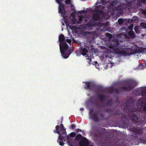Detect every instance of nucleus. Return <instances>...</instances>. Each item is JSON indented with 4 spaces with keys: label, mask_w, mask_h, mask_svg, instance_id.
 Masks as SVG:
<instances>
[{
    "label": "nucleus",
    "mask_w": 146,
    "mask_h": 146,
    "mask_svg": "<svg viewBox=\"0 0 146 146\" xmlns=\"http://www.w3.org/2000/svg\"><path fill=\"white\" fill-rule=\"evenodd\" d=\"M137 103L142 107L144 111H139V110L134 108L132 103L129 102V100H127L123 104L124 111L128 113V116L126 114H122L121 116V120L124 123H127L126 127H128L129 131L135 133V137L133 139L134 141L139 140L137 135H142L143 131V129H137L129 124H135L137 125L141 126L146 123V100L143 98H140Z\"/></svg>",
    "instance_id": "nucleus-1"
},
{
    "label": "nucleus",
    "mask_w": 146,
    "mask_h": 146,
    "mask_svg": "<svg viewBox=\"0 0 146 146\" xmlns=\"http://www.w3.org/2000/svg\"><path fill=\"white\" fill-rule=\"evenodd\" d=\"M119 44L118 40H115L110 44L109 48L112 49L115 53L121 55L127 56L132 54V48L128 47L125 44L121 45L118 47Z\"/></svg>",
    "instance_id": "nucleus-2"
},
{
    "label": "nucleus",
    "mask_w": 146,
    "mask_h": 146,
    "mask_svg": "<svg viewBox=\"0 0 146 146\" xmlns=\"http://www.w3.org/2000/svg\"><path fill=\"white\" fill-rule=\"evenodd\" d=\"M58 40L60 42V49L62 56L65 58H67L70 54L68 49V46L66 42L64 35L61 34L59 36Z\"/></svg>",
    "instance_id": "nucleus-3"
},
{
    "label": "nucleus",
    "mask_w": 146,
    "mask_h": 146,
    "mask_svg": "<svg viewBox=\"0 0 146 146\" xmlns=\"http://www.w3.org/2000/svg\"><path fill=\"white\" fill-rule=\"evenodd\" d=\"M94 131V135L101 139H104L107 140L111 139V136L109 134L106 135L105 132V129L102 128L100 129L96 126H93L92 127Z\"/></svg>",
    "instance_id": "nucleus-4"
},
{
    "label": "nucleus",
    "mask_w": 146,
    "mask_h": 146,
    "mask_svg": "<svg viewBox=\"0 0 146 146\" xmlns=\"http://www.w3.org/2000/svg\"><path fill=\"white\" fill-rule=\"evenodd\" d=\"M92 11H96L97 12L92 15L93 19L95 21H102V20L108 19L110 17L108 15V12L104 13L102 10H91Z\"/></svg>",
    "instance_id": "nucleus-5"
},
{
    "label": "nucleus",
    "mask_w": 146,
    "mask_h": 146,
    "mask_svg": "<svg viewBox=\"0 0 146 146\" xmlns=\"http://www.w3.org/2000/svg\"><path fill=\"white\" fill-rule=\"evenodd\" d=\"M124 86L120 88L121 90H124L126 91L131 90L138 84V83L135 80L132 79H129L122 82Z\"/></svg>",
    "instance_id": "nucleus-6"
},
{
    "label": "nucleus",
    "mask_w": 146,
    "mask_h": 146,
    "mask_svg": "<svg viewBox=\"0 0 146 146\" xmlns=\"http://www.w3.org/2000/svg\"><path fill=\"white\" fill-rule=\"evenodd\" d=\"M56 130L54 131V133H57L59 135V138L60 140L68 139V135H67L66 129H64L63 125L62 124L60 125V126L57 125L55 127Z\"/></svg>",
    "instance_id": "nucleus-7"
},
{
    "label": "nucleus",
    "mask_w": 146,
    "mask_h": 146,
    "mask_svg": "<svg viewBox=\"0 0 146 146\" xmlns=\"http://www.w3.org/2000/svg\"><path fill=\"white\" fill-rule=\"evenodd\" d=\"M94 110L92 109H89V114L90 115V118L95 122H98L100 120H103L105 119V114L104 113H101L100 114V117L98 115L97 112L93 113Z\"/></svg>",
    "instance_id": "nucleus-8"
},
{
    "label": "nucleus",
    "mask_w": 146,
    "mask_h": 146,
    "mask_svg": "<svg viewBox=\"0 0 146 146\" xmlns=\"http://www.w3.org/2000/svg\"><path fill=\"white\" fill-rule=\"evenodd\" d=\"M85 85L84 88L85 89L91 91L96 88L95 84L92 82H85Z\"/></svg>",
    "instance_id": "nucleus-9"
},
{
    "label": "nucleus",
    "mask_w": 146,
    "mask_h": 146,
    "mask_svg": "<svg viewBox=\"0 0 146 146\" xmlns=\"http://www.w3.org/2000/svg\"><path fill=\"white\" fill-rule=\"evenodd\" d=\"M118 3L117 0H111L109 2H108L106 7L108 9H113L112 8L114 7Z\"/></svg>",
    "instance_id": "nucleus-10"
},
{
    "label": "nucleus",
    "mask_w": 146,
    "mask_h": 146,
    "mask_svg": "<svg viewBox=\"0 0 146 146\" xmlns=\"http://www.w3.org/2000/svg\"><path fill=\"white\" fill-rule=\"evenodd\" d=\"M88 52V50L86 48H84L83 47H81L79 48V51L76 52V53L77 56H79L81 54L85 56Z\"/></svg>",
    "instance_id": "nucleus-11"
},
{
    "label": "nucleus",
    "mask_w": 146,
    "mask_h": 146,
    "mask_svg": "<svg viewBox=\"0 0 146 146\" xmlns=\"http://www.w3.org/2000/svg\"><path fill=\"white\" fill-rule=\"evenodd\" d=\"M79 144L80 146H89L88 140L85 137H83L80 140Z\"/></svg>",
    "instance_id": "nucleus-12"
},
{
    "label": "nucleus",
    "mask_w": 146,
    "mask_h": 146,
    "mask_svg": "<svg viewBox=\"0 0 146 146\" xmlns=\"http://www.w3.org/2000/svg\"><path fill=\"white\" fill-rule=\"evenodd\" d=\"M124 36L126 38H133L135 36V34L133 31H130L129 32L125 33Z\"/></svg>",
    "instance_id": "nucleus-13"
},
{
    "label": "nucleus",
    "mask_w": 146,
    "mask_h": 146,
    "mask_svg": "<svg viewBox=\"0 0 146 146\" xmlns=\"http://www.w3.org/2000/svg\"><path fill=\"white\" fill-rule=\"evenodd\" d=\"M65 3L66 5H68V6L71 8V9H75V7L71 3L70 0H65Z\"/></svg>",
    "instance_id": "nucleus-14"
},
{
    "label": "nucleus",
    "mask_w": 146,
    "mask_h": 146,
    "mask_svg": "<svg viewBox=\"0 0 146 146\" xmlns=\"http://www.w3.org/2000/svg\"><path fill=\"white\" fill-rule=\"evenodd\" d=\"M56 1L59 4L58 9H64V5L62 3L61 0H56Z\"/></svg>",
    "instance_id": "nucleus-15"
},
{
    "label": "nucleus",
    "mask_w": 146,
    "mask_h": 146,
    "mask_svg": "<svg viewBox=\"0 0 146 146\" xmlns=\"http://www.w3.org/2000/svg\"><path fill=\"white\" fill-rule=\"evenodd\" d=\"M109 92L110 93H112L114 92H115L116 93H118L119 92V90L118 88H111L110 89Z\"/></svg>",
    "instance_id": "nucleus-16"
},
{
    "label": "nucleus",
    "mask_w": 146,
    "mask_h": 146,
    "mask_svg": "<svg viewBox=\"0 0 146 146\" xmlns=\"http://www.w3.org/2000/svg\"><path fill=\"white\" fill-rule=\"evenodd\" d=\"M59 13L61 14L62 16L63 17H64L66 16L67 13L66 12V11L65 10H58Z\"/></svg>",
    "instance_id": "nucleus-17"
},
{
    "label": "nucleus",
    "mask_w": 146,
    "mask_h": 146,
    "mask_svg": "<svg viewBox=\"0 0 146 146\" xmlns=\"http://www.w3.org/2000/svg\"><path fill=\"white\" fill-rule=\"evenodd\" d=\"M79 20L81 21H82L84 20L85 21H87V19L86 17V16L85 15H81L79 16Z\"/></svg>",
    "instance_id": "nucleus-18"
},
{
    "label": "nucleus",
    "mask_w": 146,
    "mask_h": 146,
    "mask_svg": "<svg viewBox=\"0 0 146 146\" xmlns=\"http://www.w3.org/2000/svg\"><path fill=\"white\" fill-rule=\"evenodd\" d=\"M98 98L101 100H103L106 99V97L103 94H98Z\"/></svg>",
    "instance_id": "nucleus-19"
},
{
    "label": "nucleus",
    "mask_w": 146,
    "mask_h": 146,
    "mask_svg": "<svg viewBox=\"0 0 146 146\" xmlns=\"http://www.w3.org/2000/svg\"><path fill=\"white\" fill-rule=\"evenodd\" d=\"M112 104V101L111 99L107 100L105 104V105L108 107H110Z\"/></svg>",
    "instance_id": "nucleus-20"
},
{
    "label": "nucleus",
    "mask_w": 146,
    "mask_h": 146,
    "mask_svg": "<svg viewBox=\"0 0 146 146\" xmlns=\"http://www.w3.org/2000/svg\"><path fill=\"white\" fill-rule=\"evenodd\" d=\"M96 88L99 92H104V88L101 86H98Z\"/></svg>",
    "instance_id": "nucleus-21"
},
{
    "label": "nucleus",
    "mask_w": 146,
    "mask_h": 146,
    "mask_svg": "<svg viewBox=\"0 0 146 146\" xmlns=\"http://www.w3.org/2000/svg\"><path fill=\"white\" fill-rule=\"evenodd\" d=\"M69 136H68V139H64L63 140H60V139H59L60 140V141H58L59 140H58V142L59 143V144L61 146H63L64 145V143L63 142V141H66V140H67L68 141V140H69ZM58 139H60L59 138H58Z\"/></svg>",
    "instance_id": "nucleus-22"
},
{
    "label": "nucleus",
    "mask_w": 146,
    "mask_h": 146,
    "mask_svg": "<svg viewBox=\"0 0 146 146\" xmlns=\"http://www.w3.org/2000/svg\"><path fill=\"white\" fill-rule=\"evenodd\" d=\"M143 3V0H138L137 2L136 5L137 7L141 6Z\"/></svg>",
    "instance_id": "nucleus-23"
},
{
    "label": "nucleus",
    "mask_w": 146,
    "mask_h": 146,
    "mask_svg": "<svg viewBox=\"0 0 146 146\" xmlns=\"http://www.w3.org/2000/svg\"><path fill=\"white\" fill-rule=\"evenodd\" d=\"M141 94L142 96H145L146 98V88H144L141 90Z\"/></svg>",
    "instance_id": "nucleus-24"
},
{
    "label": "nucleus",
    "mask_w": 146,
    "mask_h": 146,
    "mask_svg": "<svg viewBox=\"0 0 146 146\" xmlns=\"http://www.w3.org/2000/svg\"><path fill=\"white\" fill-rule=\"evenodd\" d=\"M104 7L102 5H96L94 9H104Z\"/></svg>",
    "instance_id": "nucleus-25"
},
{
    "label": "nucleus",
    "mask_w": 146,
    "mask_h": 146,
    "mask_svg": "<svg viewBox=\"0 0 146 146\" xmlns=\"http://www.w3.org/2000/svg\"><path fill=\"white\" fill-rule=\"evenodd\" d=\"M83 137H84L81 135L78 134L76 136L75 139L76 140L79 141L80 139H81Z\"/></svg>",
    "instance_id": "nucleus-26"
},
{
    "label": "nucleus",
    "mask_w": 146,
    "mask_h": 146,
    "mask_svg": "<svg viewBox=\"0 0 146 146\" xmlns=\"http://www.w3.org/2000/svg\"><path fill=\"white\" fill-rule=\"evenodd\" d=\"M103 111L105 112L110 113L111 112V110L110 108H107L106 109L104 110Z\"/></svg>",
    "instance_id": "nucleus-27"
},
{
    "label": "nucleus",
    "mask_w": 146,
    "mask_h": 146,
    "mask_svg": "<svg viewBox=\"0 0 146 146\" xmlns=\"http://www.w3.org/2000/svg\"><path fill=\"white\" fill-rule=\"evenodd\" d=\"M106 36L108 37L109 38H112L113 36L111 34L109 33H106Z\"/></svg>",
    "instance_id": "nucleus-28"
},
{
    "label": "nucleus",
    "mask_w": 146,
    "mask_h": 146,
    "mask_svg": "<svg viewBox=\"0 0 146 146\" xmlns=\"http://www.w3.org/2000/svg\"><path fill=\"white\" fill-rule=\"evenodd\" d=\"M101 2L102 4L104 5L106 7V6L108 4V2L106 1V0H101Z\"/></svg>",
    "instance_id": "nucleus-29"
},
{
    "label": "nucleus",
    "mask_w": 146,
    "mask_h": 146,
    "mask_svg": "<svg viewBox=\"0 0 146 146\" xmlns=\"http://www.w3.org/2000/svg\"><path fill=\"white\" fill-rule=\"evenodd\" d=\"M141 26L143 28L146 29V24L144 23H142L140 24Z\"/></svg>",
    "instance_id": "nucleus-30"
},
{
    "label": "nucleus",
    "mask_w": 146,
    "mask_h": 146,
    "mask_svg": "<svg viewBox=\"0 0 146 146\" xmlns=\"http://www.w3.org/2000/svg\"><path fill=\"white\" fill-rule=\"evenodd\" d=\"M118 22L119 24L121 25L123 23V20L122 19H119L118 20Z\"/></svg>",
    "instance_id": "nucleus-31"
},
{
    "label": "nucleus",
    "mask_w": 146,
    "mask_h": 146,
    "mask_svg": "<svg viewBox=\"0 0 146 146\" xmlns=\"http://www.w3.org/2000/svg\"><path fill=\"white\" fill-rule=\"evenodd\" d=\"M70 136L71 137H74L76 135V133L74 132H72L69 134Z\"/></svg>",
    "instance_id": "nucleus-32"
},
{
    "label": "nucleus",
    "mask_w": 146,
    "mask_h": 146,
    "mask_svg": "<svg viewBox=\"0 0 146 146\" xmlns=\"http://www.w3.org/2000/svg\"><path fill=\"white\" fill-rule=\"evenodd\" d=\"M141 11L142 12V13L143 14L144 16L146 18V10H139Z\"/></svg>",
    "instance_id": "nucleus-33"
},
{
    "label": "nucleus",
    "mask_w": 146,
    "mask_h": 146,
    "mask_svg": "<svg viewBox=\"0 0 146 146\" xmlns=\"http://www.w3.org/2000/svg\"><path fill=\"white\" fill-rule=\"evenodd\" d=\"M106 58H111V56L109 55V54L108 52H106L105 55Z\"/></svg>",
    "instance_id": "nucleus-34"
},
{
    "label": "nucleus",
    "mask_w": 146,
    "mask_h": 146,
    "mask_svg": "<svg viewBox=\"0 0 146 146\" xmlns=\"http://www.w3.org/2000/svg\"><path fill=\"white\" fill-rule=\"evenodd\" d=\"M101 3H102L101 0H97L96 3L95 5L96 6L98 5V4H100Z\"/></svg>",
    "instance_id": "nucleus-35"
},
{
    "label": "nucleus",
    "mask_w": 146,
    "mask_h": 146,
    "mask_svg": "<svg viewBox=\"0 0 146 146\" xmlns=\"http://www.w3.org/2000/svg\"><path fill=\"white\" fill-rule=\"evenodd\" d=\"M66 42H68V43L70 44L71 42V40L70 39H67L66 40Z\"/></svg>",
    "instance_id": "nucleus-36"
},
{
    "label": "nucleus",
    "mask_w": 146,
    "mask_h": 146,
    "mask_svg": "<svg viewBox=\"0 0 146 146\" xmlns=\"http://www.w3.org/2000/svg\"><path fill=\"white\" fill-rule=\"evenodd\" d=\"M121 112H120V111L119 112H115L114 113V115H120L121 113Z\"/></svg>",
    "instance_id": "nucleus-37"
},
{
    "label": "nucleus",
    "mask_w": 146,
    "mask_h": 146,
    "mask_svg": "<svg viewBox=\"0 0 146 146\" xmlns=\"http://www.w3.org/2000/svg\"><path fill=\"white\" fill-rule=\"evenodd\" d=\"M96 106L98 108H102V107L101 106H100L99 104H97L96 105Z\"/></svg>",
    "instance_id": "nucleus-38"
},
{
    "label": "nucleus",
    "mask_w": 146,
    "mask_h": 146,
    "mask_svg": "<svg viewBox=\"0 0 146 146\" xmlns=\"http://www.w3.org/2000/svg\"><path fill=\"white\" fill-rule=\"evenodd\" d=\"M75 125H72L70 127L72 129H74V128H75Z\"/></svg>",
    "instance_id": "nucleus-39"
},
{
    "label": "nucleus",
    "mask_w": 146,
    "mask_h": 146,
    "mask_svg": "<svg viewBox=\"0 0 146 146\" xmlns=\"http://www.w3.org/2000/svg\"><path fill=\"white\" fill-rule=\"evenodd\" d=\"M117 7H118V8L117 9L116 8L115 9H122L121 8V7L120 6H117Z\"/></svg>",
    "instance_id": "nucleus-40"
},
{
    "label": "nucleus",
    "mask_w": 146,
    "mask_h": 146,
    "mask_svg": "<svg viewBox=\"0 0 146 146\" xmlns=\"http://www.w3.org/2000/svg\"><path fill=\"white\" fill-rule=\"evenodd\" d=\"M82 131V130L80 129H77L76 132H78L79 131L81 132Z\"/></svg>",
    "instance_id": "nucleus-41"
},
{
    "label": "nucleus",
    "mask_w": 146,
    "mask_h": 146,
    "mask_svg": "<svg viewBox=\"0 0 146 146\" xmlns=\"http://www.w3.org/2000/svg\"><path fill=\"white\" fill-rule=\"evenodd\" d=\"M76 19V17L74 16L73 17V19H72V21H73L74 20V21Z\"/></svg>",
    "instance_id": "nucleus-42"
},
{
    "label": "nucleus",
    "mask_w": 146,
    "mask_h": 146,
    "mask_svg": "<svg viewBox=\"0 0 146 146\" xmlns=\"http://www.w3.org/2000/svg\"><path fill=\"white\" fill-rule=\"evenodd\" d=\"M87 56H88V59H89V58L90 59H91V55L89 57V56H88V54L87 55Z\"/></svg>",
    "instance_id": "nucleus-43"
},
{
    "label": "nucleus",
    "mask_w": 146,
    "mask_h": 146,
    "mask_svg": "<svg viewBox=\"0 0 146 146\" xmlns=\"http://www.w3.org/2000/svg\"><path fill=\"white\" fill-rule=\"evenodd\" d=\"M117 10V9H116V10H112V11H114V10Z\"/></svg>",
    "instance_id": "nucleus-44"
},
{
    "label": "nucleus",
    "mask_w": 146,
    "mask_h": 146,
    "mask_svg": "<svg viewBox=\"0 0 146 146\" xmlns=\"http://www.w3.org/2000/svg\"><path fill=\"white\" fill-rule=\"evenodd\" d=\"M80 111H82V110H84V109H83V108H81L80 109Z\"/></svg>",
    "instance_id": "nucleus-45"
},
{
    "label": "nucleus",
    "mask_w": 146,
    "mask_h": 146,
    "mask_svg": "<svg viewBox=\"0 0 146 146\" xmlns=\"http://www.w3.org/2000/svg\"><path fill=\"white\" fill-rule=\"evenodd\" d=\"M136 27H135V28H134V29H135V32H136Z\"/></svg>",
    "instance_id": "nucleus-46"
},
{
    "label": "nucleus",
    "mask_w": 146,
    "mask_h": 146,
    "mask_svg": "<svg viewBox=\"0 0 146 146\" xmlns=\"http://www.w3.org/2000/svg\"><path fill=\"white\" fill-rule=\"evenodd\" d=\"M66 25H68V24L66 22Z\"/></svg>",
    "instance_id": "nucleus-47"
},
{
    "label": "nucleus",
    "mask_w": 146,
    "mask_h": 146,
    "mask_svg": "<svg viewBox=\"0 0 146 146\" xmlns=\"http://www.w3.org/2000/svg\"><path fill=\"white\" fill-rule=\"evenodd\" d=\"M96 64H98V63H97V62H96Z\"/></svg>",
    "instance_id": "nucleus-48"
},
{
    "label": "nucleus",
    "mask_w": 146,
    "mask_h": 146,
    "mask_svg": "<svg viewBox=\"0 0 146 146\" xmlns=\"http://www.w3.org/2000/svg\"><path fill=\"white\" fill-rule=\"evenodd\" d=\"M86 9H88V8H87ZM90 9H93L91 8Z\"/></svg>",
    "instance_id": "nucleus-49"
},
{
    "label": "nucleus",
    "mask_w": 146,
    "mask_h": 146,
    "mask_svg": "<svg viewBox=\"0 0 146 146\" xmlns=\"http://www.w3.org/2000/svg\"><path fill=\"white\" fill-rule=\"evenodd\" d=\"M90 146H94L93 145H90Z\"/></svg>",
    "instance_id": "nucleus-50"
},
{
    "label": "nucleus",
    "mask_w": 146,
    "mask_h": 146,
    "mask_svg": "<svg viewBox=\"0 0 146 146\" xmlns=\"http://www.w3.org/2000/svg\"><path fill=\"white\" fill-rule=\"evenodd\" d=\"M105 25H107V23H106L105 24Z\"/></svg>",
    "instance_id": "nucleus-51"
},
{
    "label": "nucleus",
    "mask_w": 146,
    "mask_h": 146,
    "mask_svg": "<svg viewBox=\"0 0 146 146\" xmlns=\"http://www.w3.org/2000/svg\"><path fill=\"white\" fill-rule=\"evenodd\" d=\"M129 11H130V10H131L129 9Z\"/></svg>",
    "instance_id": "nucleus-52"
},
{
    "label": "nucleus",
    "mask_w": 146,
    "mask_h": 146,
    "mask_svg": "<svg viewBox=\"0 0 146 146\" xmlns=\"http://www.w3.org/2000/svg\"><path fill=\"white\" fill-rule=\"evenodd\" d=\"M129 9L128 8V9Z\"/></svg>",
    "instance_id": "nucleus-53"
},
{
    "label": "nucleus",
    "mask_w": 146,
    "mask_h": 146,
    "mask_svg": "<svg viewBox=\"0 0 146 146\" xmlns=\"http://www.w3.org/2000/svg\"><path fill=\"white\" fill-rule=\"evenodd\" d=\"M145 138H146V137Z\"/></svg>",
    "instance_id": "nucleus-54"
}]
</instances>
